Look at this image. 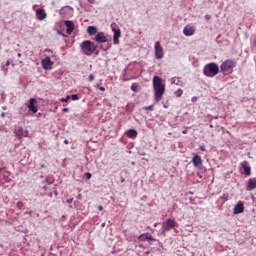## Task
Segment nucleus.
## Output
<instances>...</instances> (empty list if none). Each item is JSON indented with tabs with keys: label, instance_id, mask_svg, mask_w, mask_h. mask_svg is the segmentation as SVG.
<instances>
[{
	"label": "nucleus",
	"instance_id": "41",
	"mask_svg": "<svg viewBox=\"0 0 256 256\" xmlns=\"http://www.w3.org/2000/svg\"><path fill=\"white\" fill-rule=\"evenodd\" d=\"M81 197H82V195H81V194H79V195H78V199H81Z\"/></svg>",
	"mask_w": 256,
	"mask_h": 256
},
{
	"label": "nucleus",
	"instance_id": "21",
	"mask_svg": "<svg viewBox=\"0 0 256 256\" xmlns=\"http://www.w3.org/2000/svg\"><path fill=\"white\" fill-rule=\"evenodd\" d=\"M88 35H97V27L95 26H89L87 28Z\"/></svg>",
	"mask_w": 256,
	"mask_h": 256
},
{
	"label": "nucleus",
	"instance_id": "23",
	"mask_svg": "<svg viewBox=\"0 0 256 256\" xmlns=\"http://www.w3.org/2000/svg\"><path fill=\"white\" fill-rule=\"evenodd\" d=\"M176 97H181V95H183V90L181 88H179L176 92H175Z\"/></svg>",
	"mask_w": 256,
	"mask_h": 256
},
{
	"label": "nucleus",
	"instance_id": "40",
	"mask_svg": "<svg viewBox=\"0 0 256 256\" xmlns=\"http://www.w3.org/2000/svg\"><path fill=\"white\" fill-rule=\"evenodd\" d=\"M183 135H187V130L182 131Z\"/></svg>",
	"mask_w": 256,
	"mask_h": 256
},
{
	"label": "nucleus",
	"instance_id": "14",
	"mask_svg": "<svg viewBox=\"0 0 256 256\" xmlns=\"http://www.w3.org/2000/svg\"><path fill=\"white\" fill-rule=\"evenodd\" d=\"M96 43H107V36H105V33L99 32L95 37Z\"/></svg>",
	"mask_w": 256,
	"mask_h": 256
},
{
	"label": "nucleus",
	"instance_id": "5",
	"mask_svg": "<svg viewBox=\"0 0 256 256\" xmlns=\"http://www.w3.org/2000/svg\"><path fill=\"white\" fill-rule=\"evenodd\" d=\"M175 227H177V222L175 219L169 218L162 224V233H167V231H171V229H175Z\"/></svg>",
	"mask_w": 256,
	"mask_h": 256
},
{
	"label": "nucleus",
	"instance_id": "3",
	"mask_svg": "<svg viewBox=\"0 0 256 256\" xmlns=\"http://www.w3.org/2000/svg\"><path fill=\"white\" fill-rule=\"evenodd\" d=\"M237 66V62L232 59L225 60L220 65V70L224 75H231L233 73V69Z\"/></svg>",
	"mask_w": 256,
	"mask_h": 256
},
{
	"label": "nucleus",
	"instance_id": "33",
	"mask_svg": "<svg viewBox=\"0 0 256 256\" xmlns=\"http://www.w3.org/2000/svg\"><path fill=\"white\" fill-rule=\"evenodd\" d=\"M5 65L6 67H9L11 65V61L7 60Z\"/></svg>",
	"mask_w": 256,
	"mask_h": 256
},
{
	"label": "nucleus",
	"instance_id": "1",
	"mask_svg": "<svg viewBox=\"0 0 256 256\" xmlns=\"http://www.w3.org/2000/svg\"><path fill=\"white\" fill-rule=\"evenodd\" d=\"M153 89H154V99L156 103H159L165 95V85H163V80L159 76L153 77Z\"/></svg>",
	"mask_w": 256,
	"mask_h": 256
},
{
	"label": "nucleus",
	"instance_id": "28",
	"mask_svg": "<svg viewBox=\"0 0 256 256\" xmlns=\"http://www.w3.org/2000/svg\"><path fill=\"white\" fill-rule=\"evenodd\" d=\"M85 175H86V178H87V179H91V177H93V175H92L91 173H89V172H86Z\"/></svg>",
	"mask_w": 256,
	"mask_h": 256
},
{
	"label": "nucleus",
	"instance_id": "43",
	"mask_svg": "<svg viewBox=\"0 0 256 256\" xmlns=\"http://www.w3.org/2000/svg\"><path fill=\"white\" fill-rule=\"evenodd\" d=\"M18 57H21V53H18Z\"/></svg>",
	"mask_w": 256,
	"mask_h": 256
},
{
	"label": "nucleus",
	"instance_id": "26",
	"mask_svg": "<svg viewBox=\"0 0 256 256\" xmlns=\"http://www.w3.org/2000/svg\"><path fill=\"white\" fill-rule=\"evenodd\" d=\"M144 111H153V105L143 107Z\"/></svg>",
	"mask_w": 256,
	"mask_h": 256
},
{
	"label": "nucleus",
	"instance_id": "36",
	"mask_svg": "<svg viewBox=\"0 0 256 256\" xmlns=\"http://www.w3.org/2000/svg\"><path fill=\"white\" fill-rule=\"evenodd\" d=\"M99 90H100V91H105V87L100 86V87H99Z\"/></svg>",
	"mask_w": 256,
	"mask_h": 256
},
{
	"label": "nucleus",
	"instance_id": "30",
	"mask_svg": "<svg viewBox=\"0 0 256 256\" xmlns=\"http://www.w3.org/2000/svg\"><path fill=\"white\" fill-rule=\"evenodd\" d=\"M62 111L63 113H69V108H63Z\"/></svg>",
	"mask_w": 256,
	"mask_h": 256
},
{
	"label": "nucleus",
	"instance_id": "16",
	"mask_svg": "<svg viewBox=\"0 0 256 256\" xmlns=\"http://www.w3.org/2000/svg\"><path fill=\"white\" fill-rule=\"evenodd\" d=\"M241 166L244 169V175L249 177V175H251V167L249 166V163L247 161H244L241 163Z\"/></svg>",
	"mask_w": 256,
	"mask_h": 256
},
{
	"label": "nucleus",
	"instance_id": "29",
	"mask_svg": "<svg viewBox=\"0 0 256 256\" xmlns=\"http://www.w3.org/2000/svg\"><path fill=\"white\" fill-rule=\"evenodd\" d=\"M5 183H11V178L7 177L4 179Z\"/></svg>",
	"mask_w": 256,
	"mask_h": 256
},
{
	"label": "nucleus",
	"instance_id": "24",
	"mask_svg": "<svg viewBox=\"0 0 256 256\" xmlns=\"http://www.w3.org/2000/svg\"><path fill=\"white\" fill-rule=\"evenodd\" d=\"M71 99H72V101H79V95L73 94V95L71 96Z\"/></svg>",
	"mask_w": 256,
	"mask_h": 256
},
{
	"label": "nucleus",
	"instance_id": "19",
	"mask_svg": "<svg viewBox=\"0 0 256 256\" xmlns=\"http://www.w3.org/2000/svg\"><path fill=\"white\" fill-rule=\"evenodd\" d=\"M254 189H256V179L250 178L248 180L247 191H253Z\"/></svg>",
	"mask_w": 256,
	"mask_h": 256
},
{
	"label": "nucleus",
	"instance_id": "6",
	"mask_svg": "<svg viewBox=\"0 0 256 256\" xmlns=\"http://www.w3.org/2000/svg\"><path fill=\"white\" fill-rule=\"evenodd\" d=\"M154 53L156 59H163L165 57V52L163 51V47L161 46V42L157 41L154 46Z\"/></svg>",
	"mask_w": 256,
	"mask_h": 256
},
{
	"label": "nucleus",
	"instance_id": "17",
	"mask_svg": "<svg viewBox=\"0 0 256 256\" xmlns=\"http://www.w3.org/2000/svg\"><path fill=\"white\" fill-rule=\"evenodd\" d=\"M139 241H156L149 233H143L138 237Z\"/></svg>",
	"mask_w": 256,
	"mask_h": 256
},
{
	"label": "nucleus",
	"instance_id": "31",
	"mask_svg": "<svg viewBox=\"0 0 256 256\" xmlns=\"http://www.w3.org/2000/svg\"><path fill=\"white\" fill-rule=\"evenodd\" d=\"M66 203H69V204L73 203V198L67 199Z\"/></svg>",
	"mask_w": 256,
	"mask_h": 256
},
{
	"label": "nucleus",
	"instance_id": "39",
	"mask_svg": "<svg viewBox=\"0 0 256 256\" xmlns=\"http://www.w3.org/2000/svg\"><path fill=\"white\" fill-rule=\"evenodd\" d=\"M200 151H205L204 146H200Z\"/></svg>",
	"mask_w": 256,
	"mask_h": 256
},
{
	"label": "nucleus",
	"instance_id": "42",
	"mask_svg": "<svg viewBox=\"0 0 256 256\" xmlns=\"http://www.w3.org/2000/svg\"><path fill=\"white\" fill-rule=\"evenodd\" d=\"M101 227H105V223H102V224H101Z\"/></svg>",
	"mask_w": 256,
	"mask_h": 256
},
{
	"label": "nucleus",
	"instance_id": "4",
	"mask_svg": "<svg viewBox=\"0 0 256 256\" xmlns=\"http://www.w3.org/2000/svg\"><path fill=\"white\" fill-rule=\"evenodd\" d=\"M219 73V65L215 62L208 63L204 66L203 74L206 77H215Z\"/></svg>",
	"mask_w": 256,
	"mask_h": 256
},
{
	"label": "nucleus",
	"instance_id": "20",
	"mask_svg": "<svg viewBox=\"0 0 256 256\" xmlns=\"http://www.w3.org/2000/svg\"><path fill=\"white\" fill-rule=\"evenodd\" d=\"M127 137H129V139H136L137 138V130L135 129H130L126 132Z\"/></svg>",
	"mask_w": 256,
	"mask_h": 256
},
{
	"label": "nucleus",
	"instance_id": "7",
	"mask_svg": "<svg viewBox=\"0 0 256 256\" xmlns=\"http://www.w3.org/2000/svg\"><path fill=\"white\" fill-rule=\"evenodd\" d=\"M14 133L16 137H18V139H23V137H29V131H25L21 126L17 127Z\"/></svg>",
	"mask_w": 256,
	"mask_h": 256
},
{
	"label": "nucleus",
	"instance_id": "38",
	"mask_svg": "<svg viewBox=\"0 0 256 256\" xmlns=\"http://www.w3.org/2000/svg\"><path fill=\"white\" fill-rule=\"evenodd\" d=\"M98 210L99 211H103V207L100 205V206H98Z\"/></svg>",
	"mask_w": 256,
	"mask_h": 256
},
{
	"label": "nucleus",
	"instance_id": "10",
	"mask_svg": "<svg viewBox=\"0 0 256 256\" xmlns=\"http://www.w3.org/2000/svg\"><path fill=\"white\" fill-rule=\"evenodd\" d=\"M192 163L195 169H201L203 167V159H201V156L195 155L192 158Z\"/></svg>",
	"mask_w": 256,
	"mask_h": 256
},
{
	"label": "nucleus",
	"instance_id": "18",
	"mask_svg": "<svg viewBox=\"0 0 256 256\" xmlns=\"http://www.w3.org/2000/svg\"><path fill=\"white\" fill-rule=\"evenodd\" d=\"M113 32H114V36H113L114 45H119V37H121V30L113 29Z\"/></svg>",
	"mask_w": 256,
	"mask_h": 256
},
{
	"label": "nucleus",
	"instance_id": "15",
	"mask_svg": "<svg viewBox=\"0 0 256 256\" xmlns=\"http://www.w3.org/2000/svg\"><path fill=\"white\" fill-rule=\"evenodd\" d=\"M36 17L38 21H43L44 19H47V13H45V10L38 9L36 10Z\"/></svg>",
	"mask_w": 256,
	"mask_h": 256
},
{
	"label": "nucleus",
	"instance_id": "9",
	"mask_svg": "<svg viewBox=\"0 0 256 256\" xmlns=\"http://www.w3.org/2000/svg\"><path fill=\"white\" fill-rule=\"evenodd\" d=\"M42 67L46 71H49V69H53V62L51 61V57L47 56L42 60Z\"/></svg>",
	"mask_w": 256,
	"mask_h": 256
},
{
	"label": "nucleus",
	"instance_id": "34",
	"mask_svg": "<svg viewBox=\"0 0 256 256\" xmlns=\"http://www.w3.org/2000/svg\"><path fill=\"white\" fill-rule=\"evenodd\" d=\"M2 69L4 70L5 75H7V71H8V69H7V68H5V66H2Z\"/></svg>",
	"mask_w": 256,
	"mask_h": 256
},
{
	"label": "nucleus",
	"instance_id": "35",
	"mask_svg": "<svg viewBox=\"0 0 256 256\" xmlns=\"http://www.w3.org/2000/svg\"><path fill=\"white\" fill-rule=\"evenodd\" d=\"M205 19H207V21H209V20L211 19V16L206 15V16H205Z\"/></svg>",
	"mask_w": 256,
	"mask_h": 256
},
{
	"label": "nucleus",
	"instance_id": "22",
	"mask_svg": "<svg viewBox=\"0 0 256 256\" xmlns=\"http://www.w3.org/2000/svg\"><path fill=\"white\" fill-rule=\"evenodd\" d=\"M138 88H139V84L137 83H132L130 87L131 91H134V92H136Z\"/></svg>",
	"mask_w": 256,
	"mask_h": 256
},
{
	"label": "nucleus",
	"instance_id": "11",
	"mask_svg": "<svg viewBox=\"0 0 256 256\" xmlns=\"http://www.w3.org/2000/svg\"><path fill=\"white\" fill-rule=\"evenodd\" d=\"M245 211V206L242 201H239L233 209L234 215H239V213H243Z\"/></svg>",
	"mask_w": 256,
	"mask_h": 256
},
{
	"label": "nucleus",
	"instance_id": "2",
	"mask_svg": "<svg viewBox=\"0 0 256 256\" xmlns=\"http://www.w3.org/2000/svg\"><path fill=\"white\" fill-rule=\"evenodd\" d=\"M80 49L84 55H93L97 51V46L91 40H85L80 44Z\"/></svg>",
	"mask_w": 256,
	"mask_h": 256
},
{
	"label": "nucleus",
	"instance_id": "44",
	"mask_svg": "<svg viewBox=\"0 0 256 256\" xmlns=\"http://www.w3.org/2000/svg\"><path fill=\"white\" fill-rule=\"evenodd\" d=\"M125 181V178H122V183Z\"/></svg>",
	"mask_w": 256,
	"mask_h": 256
},
{
	"label": "nucleus",
	"instance_id": "12",
	"mask_svg": "<svg viewBox=\"0 0 256 256\" xmlns=\"http://www.w3.org/2000/svg\"><path fill=\"white\" fill-rule=\"evenodd\" d=\"M65 26L67 27L66 33H67L68 35H71V33H73V31H75V24L73 23V21H71V20H66V21H65Z\"/></svg>",
	"mask_w": 256,
	"mask_h": 256
},
{
	"label": "nucleus",
	"instance_id": "25",
	"mask_svg": "<svg viewBox=\"0 0 256 256\" xmlns=\"http://www.w3.org/2000/svg\"><path fill=\"white\" fill-rule=\"evenodd\" d=\"M69 99H71V96H66V98H61V102L62 103H67L69 101Z\"/></svg>",
	"mask_w": 256,
	"mask_h": 256
},
{
	"label": "nucleus",
	"instance_id": "32",
	"mask_svg": "<svg viewBox=\"0 0 256 256\" xmlns=\"http://www.w3.org/2000/svg\"><path fill=\"white\" fill-rule=\"evenodd\" d=\"M197 102V96L192 97V103Z\"/></svg>",
	"mask_w": 256,
	"mask_h": 256
},
{
	"label": "nucleus",
	"instance_id": "8",
	"mask_svg": "<svg viewBox=\"0 0 256 256\" xmlns=\"http://www.w3.org/2000/svg\"><path fill=\"white\" fill-rule=\"evenodd\" d=\"M195 31H196L195 26L188 24L184 27L183 34L185 35V37H191L195 35Z\"/></svg>",
	"mask_w": 256,
	"mask_h": 256
},
{
	"label": "nucleus",
	"instance_id": "37",
	"mask_svg": "<svg viewBox=\"0 0 256 256\" xmlns=\"http://www.w3.org/2000/svg\"><path fill=\"white\" fill-rule=\"evenodd\" d=\"M64 145H69V140H64Z\"/></svg>",
	"mask_w": 256,
	"mask_h": 256
},
{
	"label": "nucleus",
	"instance_id": "27",
	"mask_svg": "<svg viewBox=\"0 0 256 256\" xmlns=\"http://www.w3.org/2000/svg\"><path fill=\"white\" fill-rule=\"evenodd\" d=\"M88 79L89 81H95V76L93 74H90Z\"/></svg>",
	"mask_w": 256,
	"mask_h": 256
},
{
	"label": "nucleus",
	"instance_id": "13",
	"mask_svg": "<svg viewBox=\"0 0 256 256\" xmlns=\"http://www.w3.org/2000/svg\"><path fill=\"white\" fill-rule=\"evenodd\" d=\"M37 100L35 98H31L28 104L29 111H32V113H37L38 109L36 106Z\"/></svg>",
	"mask_w": 256,
	"mask_h": 256
},
{
	"label": "nucleus",
	"instance_id": "45",
	"mask_svg": "<svg viewBox=\"0 0 256 256\" xmlns=\"http://www.w3.org/2000/svg\"><path fill=\"white\" fill-rule=\"evenodd\" d=\"M5 116V114L4 113H2V117H4Z\"/></svg>",
	"mask_w": 256,
	"mask_h": 256
}]
</instances>
